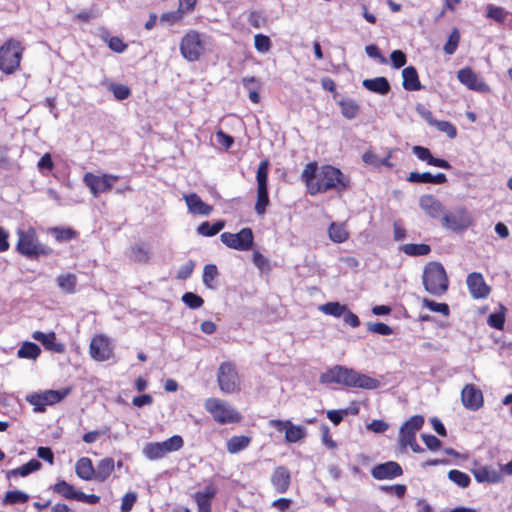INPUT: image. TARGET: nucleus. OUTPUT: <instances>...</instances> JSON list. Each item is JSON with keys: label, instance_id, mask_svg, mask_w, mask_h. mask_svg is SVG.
<instances>
[{"label": "nucleus", "instance_id": "nucleus-1", "mask_svg": "<svg viewBox=\"0 0 512 512\" xmlns=\"http://www.w3.org/2000/svg\"><path fill=\"white\" fill-rule=\"evenodd\" d=\"M300 178L311 196L330 190L341 192L346 190L350 183L340 169L332 165L319 166L317 162L306 164Z\"/></svg>", "mask_w": 512, "mask_h": 512}, {"label": "nucleus", "instance_id": "nucleus-2", "mask_svg": "<svg viewBox=\"0 0 512 512\" xmlns=\"http://www.w3.org/2000/svg\"><path fill=\"white\" fill-rule=\"evenodd\" d=\"M319 382L368 390L376 389L380 385L377 379L342 365H335L326 370L320 375Z\"/></svg>", "mask_w": 512, "mask_h": 512}, {"label": "nucleus", "instance_id": "nucleus-3", "mask_svg": "<svg viewBox=\"0 0 512 512\" xmlns=\"http://www.w3.org/2000/svg\"><path fill=\"white\" fill-rule=\"evenodd\" d=\"M16 251L30 260H38L40 257L51 256L54 251L51 247L41 243L35 228L17 229Z\"/></svg>", "mask_w": 512, "mask_h": 512}, {"label": "nucleus", "instance_id": "nucleus-4", "mask_svg": "<svg viewBox=\"0 0 512 512\" xmlns=\"http://www.w3.org/2000/svg\"><path fill=\"white\" fill-rule=\"evenodd\" d=\"M425 290L433 296H442L448 290L449 279L444 266L439 262H429L422 273Z\"/></svg>", "mask_w": 512, "mask_h": 512}, {"label": "nucleus", "instance_id": "nucleus-5", "mask_svg": "<svg viewBox=\"0 0 512 512\" xmlns=\"http://www.w3.org/2000/svg\"><path fill=\"white\" fill-rule=\"evenodd\" d=\"M209 36L196 30H189L180 41V53L189 62L198 61L205 54Z\"/></svg>", "mask_w": 512, "mask_h": 512}, {"label": "nucleus", "instance_id": "nucleus-6", "mask_svg": "<svg viewBox=\"0 0 512 512\" xmlns=\"http://www.w3.org/2000/svg\"><path fill=\"white\" fill-rule=\"evenodd\" d=\"M204 408L211 414L214 421L221 425L237 423L242 419L241 414L232 405L219 398L206 399Z\"/></svg>", "mask_w": 512, "mask_h": 512}, {"label": "nucleus", "instance_id": "nucleus-7", "mask_svg": "<svg viewBox=\"0 0 512 512\" xmlns=\"http://www.w3.org/2000/svg\"><path fill=\"white\" fill-rule=\"evenodd\" d=\"M24 48L15 39H9L0 46V70L5 74L14 73L20 66Z\"/></svg>", "mask_w": 512, "mask_h": 512}, {"label": "nucleus", "instance_id": "nucleus-8", "mask_svg": "<svg viewBox=\"0 0 512 512\" xmlns=\"http://www.w3.org/2000/svg\"><path fill=\"white\" fill-rule=\"evenodd\" d=\"M268 169V160H263L260 162L256 172L257 200L255 203V212L260 216L265 214L270 203L268 195Z\"/></svg>", "mask_w": 512, "mask_h": 512}, {"label": "nucleus", "instance_id": "nucleus-9", "mask_svg": "<svg viewBox=\"0 0 512 512\" xmlns=\"http://www.w3.org/2000/svg\"><path fill=\"white\" fill-rule=\"evenodd\" d=\"M70 393V389L63 390H46L40 393L28 394L25 399L26 401L34 406V412H44L46 406H50L60 402Z\"/></svg>", "mask_w": 512, "mask_h": 512}, {"label": "nucleus", "instance_id": "nucleus-10", "mask_svg": "<svg viewBox=\"0 0 512 512\" xmlns=\"http://www.w3.org/2000/svg\"><path fill=\"white\" fill-rule=\"evenodd\" d=\"M121 177L119 175L103 173L96 175L92 172H87L83 176L84 184L89 188L91 194L97 198L100 194L110 191L113 184Z\"/></svg>", "mask_w": 512, "mask_h": 512}, {"label": "nucleus", "instance_id": "nucleus-11", "mask_svg": "<svg viewBox=\"0 0 512 512\" xmlns=\"http://www.w3.org/2000/svg\"><path fill=\"white\" fill-rule=\"evenodd\" d=\"M217 382L220 390L225 394L237 391L239 376L235 365L231 362L221 363L217 372Z\"/></svg>", "mask_w": 512, "mask_h": 512}, {"label": "nucleus", "instance_id": "nucleus-12", "mask_svg": "<svg viewBox=\"0 0 512 512\" xmlns=\"http://www.w3.org/2000/svg\"><path fill=\"white\" fill-rule=\"evenodd\" d=\"M221 242L231 249L248 251L253 246L254 236L250 228H243L238 233L224 232L220 235Z\"/></svg>", "mask_w": 512, "mask_h": 512}, {"label": "nucleus", "instance_id": "nucleus-13", "mask_svg": "<svg viewBox=\"0 0 512 512\" xmlns=\"http://www.w3.org/2000/svg\"><path fill=\"white\" fill-rule=\"evenodd\" d=\"M269 425L278 431L285 430V440L288 443H296L306 436V429L301 425H294L290 420L272 419Z\"/></svg>", "mask_w": 512, "mask_h": 512}, {"label": "nucleus", "instance_id": "nucleus-14", "mask_svg": "<svg viewBox=\"0 0 512 512\" xmlns=\"http://www.w3.org/2000/svg\"><path fill=\"white\" fill-rule=\"evenodd\" d=\"M471 224V219L465 209H459L453 214H444L442 225L453 232H462Z\"/></svg>", "mask_w": 512, "mask_h": 512}, {"label": "nucleus", "instance_id": "nucleus-15", "mask_svg": "<svg viewBox=\"0 0 512 512\" xmlns=\"http://www.w3.org/2000/svg\"><path fill=\"white\" fill-rule=\"evenodd\" d=\"M470 295L474 299H485L489 296L491 288L486 284L481 273L472 272L466 278Z\"/></svg>", "mask_w": 512, "mask_h": 512}, {"label": "nucleus", "instance_id": "nucleus-16", "mask_svg": "<svg viewBox=\"0 0 512 512\" xmlns=\"http://www.w3.org/2000/svg\"><path fill=\"white\" fill-rule=\"evenodd\" d=\"M461 401L466 409L477 411L484 404L483 393L474 384H467L461 391Z\"/></svg>", "mask_w": 512, "mask_h": 512}, {"label": "nucleus", "instance_id": "nucleus-17", "mask_svg": "<svg viewBox=\"0 0 512 512\" xmlns=\"http://www.w3.org/2000/svg\"><path fill=\"white\" fill-rule=\"evenodd\" d=\"M459 82L465 85L469 90L476 92H488V85L478 77V75L469 67L460 69L457 72Z\"/></svg>", "mask_w": 512, "mask_h": 512}, {"label": "nucleus", "instance_id": "nucleus-18", "mask_svg": "<svg viewBox=\"0 0 512 512\" xmlns=\"http://www.w3.org/2000/svg\"><path fill=\"white\" fill-rule=\"evenodd\" d=\"M90 355L97 361L108 360L112 355L109 339L104 335L93 337L90 343Z\"/></svg>", "mask_w": 512, "mask_h": 512}, {"label": "nucleus", "instance_id": "nucleus-19", "mask_svg": "<svg viewBox=\"0 0 512 512\" xmlns=\"http://www.w3.org/2000/svg\"><path fill=\"white\" fill-rule=\"evenodd\" d=\"M424 421L422 415H414L405 421L399 430V444L415 439L416 433L422 428Z\"/></svg>", "mask_w": 512, "mask_h": 512}, {"label": "nucleus", "instance_id": "nucleus-20", "mask_svg": "<svg viewBox=\"0 0 512 512\" xmlns=\"http://www.w3.org/2000/svg\"><path fill=\"white\" fill-rule=\"evenodd\" d=\"M403 474L401 466L394 461H388L373 467L371 475L377 480L393 479Z\"/></svg>", "mask_w": 512, "mask_h": 512}, {"label": "nucleus", "instance_id": "nucleus-21", "mask_svg": "<svg viewBox=\"0 0 512 512\" xmlns=\"http://www.w3.org/2000/svg\"><path fill=\"white\" fill-rule=\"evenodd\" d=\"M217 494V488L213 484L205 486L203 491H197L193 498L197 504L198 512H211L212 500Z\"/></svg>", "mask_w": 512, "mask_h": 512}, {"label": "nucleus", "instance_id": "nucleus-22", "mask_svg": "<svg viewBox=\"0 0 512 512\" xmlns=\"http://www.w3.org/2000/svg\"><path fill=\"white\" fill-rule=\"evenodd\" d=\"M291 483L290 471L285 466H278L271 475V484L274 490L279 493H285Z\"/></svg>", "mask_w": 512, "mask_h": 512}, {"label": "nucleus", "instance_id": "nucleus-23", "mask_svg": "<svg viewBox=\"0 0 512 512\" xmlns=\"http://www.w3.org/2000/svg\"><path fill=\"white\" fill-rule=\"evenodd\" d=\"M475 480L478 483H499L502 481V475L499 471L495 470L488 465H480L471 470Z\"/></svg>", "mask_w": 512, "mask_h": 512}, {"label": "nucleus", "instance_id": "nucleus-24", "mask_svg": "<svg viewBox=\"0 0 512 512\" xmlns=\"http://www.w3.org/2000/svg\"><path fill=\"white\" fill-rule=\"evenodd\" d=\"M419 206L431 218H439L444 212L442 203L431 194L422 195L419 199Z\"/></svg>", "mask_w": 512, "mask_h": 512}, {"label": "nucleus", "instance_id": "nucleus-25", "mask_svg": "<svg viewBox=\"0 0 512 512\" xmlns=\"http://www.w3.org/2000/svg\"><path fill=\"white\" fill-rule=\"evenodd\" d=\"M32 338L39 341L49 351L59 354L65 352V345L56 341V334L54 332L44 333L35 331L32 334Z\"/></svg>", "mask_w": 512, "mask_h": 512}, {"label": "nucleus", "instance_id": "nucleus-26", "mask_svg": "<svg viewBox=\"0 0 512 512\" xmlns=\"http://www.w3.org/2000/svg\"><path fill=\"white\" fill-rule=\"evenodd\" d=\"M190 213L195 215L208 216L212 212V206L206 204L196 193L184 195Z\"/></svg>", "mask_w": 512, "mask_h": 512}, {"label": "nucleus", "instance_id": "nucleus-27", "mask_svg": "<svg viewBox=\"0 0 512 512\" xmlns=\"http://www.w3.org/2000/svg\"><path fill=\"white\" fill-rule=\"evenodd\" d=\"M407 181L411 183L444 184L447 181V177L444 173L433 175L430 172H411L407 177Z\"/></svg>", "mask_w": 512, "mask_h": 512}, {"label": "nucleus", "instance_id": "nucleus-28", "mask_svg": "<svg viewBox=\"0 0 512 512\" xmlns=\"http://www.w3.org/2000/svg\"><path fill=\"white\" fill-rule=\"evenodd\" d=\"M362 85L365 89L369 90L370 92L379 95H387L391 90L389 81L382 76L372 79H364L362 81Z\"/></svg>", "mask_w": 512, "mask_h": 512}, {"label": "nucleus", "instance_id": "nucleus-29", "mask_svg": "<svg viewBox=\"0 0 512 512\" xmlns=\"http://www.w3.org/2000/svg\"><path fill=\"white\" fill-rule=\"evenodd\" d=\"M403 88L407 91H418L422 88L415 67L408 66L402 70Z\"/></svg>", "mask_w": 512, "mask_h": 512}, {"label": "nucleus", "instance_id": "nucleus-30", "mask_svg": "<svg viewBox=\"0 0 512 512\" xmlns=\"http://www.w3.org/2000/svg\"><path fill=\"white\" fill-rule=\"evenodd\" d=\"M76 475L85 481H89L94 479L95 468L90 458L82 457L80 458L75 465Z\"/></svg>", "mask_w": 512, "mask_h": 512}, {"label": "nucleus", "instance_id": "nucleus-31", "mask_svg": "<svg viewBox=\"0 0 512 512\" xmlns=\"http://www.w3.org/2000/svg\"><path fill=\"white\" fill-rule=\"evenodd\" d=\"M115 462L111 457L104 458L99 461L95 468L94 479L98 482H104L114 471Z\"/></svg>", "mask_w": 512, "mask_h": 512}, {"label": "nucleus", "instance_id": "nucleus-32", "mask_svg": "<svg viewBox=\"0 0 512 512\" xmlns=\"http://www.w3.org/2000/svg\"><path fill=\"white\" fill-rule=\"evenodd\" d=\"M41 467H42V464L39 460L31 459L30 461H28L21 467L9 470L7 472L6 476L8 479H10L11 477H18V476L26 477V476L30 475L31 473L40 470Z\"/></svg>", "mask_w": 512, "mask_h": 512}, {"label": "nucleus", "instance_id": "nucleus-33", "mask_svg": "<svg viewBox=\"0 0 512 512\" xmlns=\"http://www.w3.org/2000/svg\"><path fill=\"white\" fill-rule=\"evenodd\" d=\"M251 437L240 435L232 436L226 443L227 451L230 454H237L245 450L251 443Z\"/></svg>", "mask_w": 512, "mask_h": 512}, {"label": "nucleus", "instance_id": "nucleus-34", "mask_svg": "<svg viewBox=\"0 0 512 512\" xmlns=\"http://www.w3.org/2000/svg\"><path fill=\"white\" fill-rule=\"evenodd\" d=\"M52 490L64 497L67 500H77L79 491L74 488L65 480H58L53 486Z\"/></svg>", "mask_w": 512, "mask_h": 512}, {"label": "nucleus", "instance_id": "nucleus-35", "mask_svg": "<svg viewBox=\"0 0 512 512\" xmlns=\"http://www.w3.org/2000/svg\"><path fill=\"white\" fill-rule=\"evenodd\" d=\"M399 250L408 256H426L431 252V247L428 244H403Z\"/></svg>", "mask_w": 512, "mask_h": 512}, {"label": "nucleus", "instance_id": "nucleus-36", "mask_svg": "<svg viewBox=\"0 0 512 512\" xmlns=\"http://www.w3.org/2000/svg\"><path fill=\"white\" fill-rule=\"evenodd\" d=\"M41 353L40 347L34 343L26 341L17 351V356L21 359L35 360Z\"/></svg>", "mask_w": 512, "mask_h": 512}, {"label": "nucleus", "instance_id": "nucleus-37", "mask_svg": "<svg viewBox=\"0 0 512 512\" xmlns=\"http://www.w3.org/2000/svg\"><path fill=\"white\" fill-rule=\"evenodd\" d=\"M224 226L225 222L223 220H218L213 224L205 221L197 227V232L202 236L212 237L218 234L224 228Z\"/></svg>", "mask_w": 512, "mask_h": 512}, {"label": "nucleus", "instance_id": "nucleus-38", "mask_svg": "<svg viewBox=\"0 0 512 512\" xmlns=\"http://www.w3.org/2000/svg\"><path fill=\"white\" fill-rule=\"evenodd\" d=\"M101 39L107 43L108 47L112 51L116 53H123L128 47V45L124 43V41L120 37L110 36L107 30H103V33L101 34Z\"/></svg>", "mask_w": 512, "mask_h": 512}, {"label": "nucleus", "instance_id": "nucleus-39", "mask_svg": "<svg viewBox=\"0 0 512 512\" xmlns=\"http://www.w3.org/2000/svg\"><path fill=\"white\" fill-rule=\"evenodd\" d=\"M342 115L349 120L356 118L360 111V106L353 99H343L339 101Z\"/></svg>", "mask_w": 512, "mask_h": 512}, {"label": "nucleus", "instance_id": "nucleus-40", "mask_svg": "<svg viewBox=\"0 0 512 512\" xmlns=\"http://www.w3.org/2000/svg\"><path fill=\"white\" fill-rule=\"evenodd\" d=\"M58 286L66 293L72 294L76 290L77 277L75 274H61L57 277Z\"/></svg>", "mask_w": 512, "mask_h": 512}, {"label": "nucleus", "instance_id": "nucleus-41", "mask_svg": "<svg viewBox=\"0 0 512 512\" xmlns=\"http://www.w3.org/2000/svg\"><path fill=\"white\" fill-rule=\"evenodd\" d=\"M319 310L326 314L336 318L342 317L347 310V305L339 302H327L319 306Z\"/></svg>", "mask_w": 512, "mask_h": 512}, {"label": "nucleus", "instance_id": "nucleus-42", "mask_svg": "<svg viewBox=\"0 0 512 512\" xmlns=\"http://www.w3.org/2000/svg\"><path fill=\"white\" fill-rule=\"evenodd\" d=\"M329 238L335 243H342L347 240L348 232L343 224L332 222L328 229Z\"/></svg>", "mask_w": 512, "mask_h": 512}, {"label": "nucleus", "instance_id": "nucleus-43", "mask_svg": "<svg viewBox=\"0 0 512 512\" xmlns=\"http://www.w3.org/2000/svg\"><path fill=\"white\" fill-rule=\"evenodd\" d=\"M29 500V495L20 490L7 491L3 498V504L15 505L24 504Z\"/></svg>", "mask_w": 512, "mask_h": 512}, {"label": "nucleus", "instance_id": "nucleus-44", "mask_svg": "<svg viewBox=\"0 0 512 512\" xmlns=\"http://www.w3.org/2000/svg\"><path fill=\"white\" fill-rule=\"evenodd\" d=\"M130 258L136 262L145 263L150 258L149 249L144 243H137L131 247Z\"/></svg>", "mask_w": 512, "mask_h": 512}, {"label": "nucleus", "instance_id": "nucleus-45", "mask_svg": "<svg viewBox=\"0 0 512 512\" xmlns=\"http://www.w3.org/2000/svg\"><path fill=\"white\" fill-rule=\"evenodd\" d=\"M143 455L149 460H158L165 456L162 447L159 442H149L147 443L143 450Z\"/></svg>", "mask_w": 512, "mask_h": 512}, {"label": "nucleus", "instance_id": "nucleus-46", "mask_svg": "<svg viewBox=\"0 0 512 512\" xmlns=\"http://www.w3.org/2000/svg\"><path fill=\"white\" fill-rule=\"evenodd\" d=\"M159 443L165 455L180 450L184 445L183 438L180 435H173Z\"/></svg>", "mask_w": 512, "mask_h": 512}, {"label": "nucleus", "instance_id": "nucleus-47", "mask_svg": "<svg viewBox=\"0 0 512 512\" xmlns=\"http://www.w3.org/2000/svg\"><path fill=\"white\" fill-rule=\"evenodd\" d=\"M448 478L461 488L468 487L471 481L470 476L467 473L457 469L450 470L448 472Z\"/></svg>", "mask_w": 512, "mask_h": 512}, {"label": "nucleus", "instance_id": "nucleus-48", "mask_svg": "<svg viewBox=\"0 0 512 512\" xmlns=\"http://www.w3.org/2000/svg\"><path fill=\"white\" fill-rule=\"evenodd\" d=\"M487 323L490 327L501 330L505 323V307L500 305V311L489 315Z\"/></svg>", "mask_w": 512, "mask_h": 512}, {"label": "nucleus", "instance_id": "nucleus-49", "mask_svg": "<svg viewBox=\"0 0 512 512\" xmlns=\"http://www.w3.org/2000/svg\"><path fill=\"white\" fill-rule=\"evenodd\" d=\"M50 233L58 242H67L76 236L75 231L71 228L53 227L50 229Z\"/></svg>", "mask_w": 512, "mask_h": 512}, {"label": "nucleus", "instance_id": "nucleus-50", "mask_svg": "<svg viewBox=\"0 0 512 512\" xmlns=\"http://www.w3.org/2000/svg\"><path fill=\"white\" fill-rule=\"evenodd\" d=\"M459 41H460V33H459L458 29L454 28L451 31V33L448 37V40L443 47L444 52L447 55L454 54L458 48Z\"/></svg>", "mask_w": 512, "mask_h": 512}, {"label": "nucleus", "instance_id": "nucleus-51", "mask_svg": "<svg viewBox=\"0 0 512 512\" xmlns=\"http://www.w3.org/2000/svg\"><path fill=\"white\" fill-rule=\"evenodd\" d=\"M508 14V11H506L503 7L494 6L492 4L487 6V17L495 20L498 23H504Z\"/></svg>", "mask_w": 512, "mask_h": 512}, {"label": "nucleus", "instance_id": "nucleus-52", "mask_svg": "<svg viewBox=\"0 0 512 512\" xmlns=\"http://www.w3.org/2000/svg\"><path fill=\"white\" fill-rule=\"evenodd\" d=\"M422 305H423V307H426L430 311L441 313L444 316H448L449 312H450L448 304H446V303H437V302H435V301H433L431 299H428V298H423Z\"/></svg>", "mask_w": 512, "mask_h": 512}, {"label": "nucleus", "instance_id": "nucleus-53", "mask_svg": "<svg viewBox=\"0 0 512 512\" xmlns=\"http://www.w3.org/2000/svg\"><path fill=\"white\" fill-rule=\"evenodd\" d=\"M186 13L187 12L184 10V8L178 7V9L175 11L163 13L160 20L161 22H166L169 25H174L181 21Z\"/></svg>", "mask_w": 512, "mask_h": 512}, {"label": "nucleus", "instance_id": "nucleus-54", "mask_svg": "<svg viewBox=\"0 0 512 512\" xmlns=\"http://www.w3.org/2000/svg\"><path fill=\"white\" fill-rule=\"evenodd\" d=\"M367 330L371 333L382 335V336H389L393 334V329L382 322H369L367 323Z\"/></svg>", "mask_w": 512, "mask_h": 512}, {"label": "nucleus", "instance_id": "nucleus-55", "mask_svg": "<svg viewBox=\"0 0 512 512\" xmlns=\"http://www.w3.org/2000/svg\"><path fill=\"white\" fill-rule=\"evenodd\" d=\"M182 301L191 309L200 308L204 303L203 298L193 292L184 293L182 296Z\"/></svg>", "mask_w": 512, "mask_h": 512}, {"label": "nucleus", "instance_id": "nucleus-56", "mask_svg": "<svg viewBox=\"0 0 512 512\" xmlns=\"http://www.w3.org/2000/svg\"><path fill=\"white\" fill-rule=\"evenodd\" d=\"M218 275V269L217 266L214 264H207L204 266L203 270V283L206 287L212 288V282L215 280V278Z\"/></svg>", "mask_w": 512, "mask_h": 512}, {"label": "nucleus", "instance_id": "nucleus-57", "mask_svg": "<svg viewBox=\"0 0 512 512\" xmlns=\"http://www.w3.org/2000/svg\"><path fill=\"white\" fill-rule=\"evenodd\" d=\"M433 124L439 131L445 133L450 139H454L457 136L456 127L451 122L435 120Z\"/></svg>", "mask_w": 512, "mask_h": 512}, {"label": "nucleus", "instance_id": "nucleus-58", "mask_svg": "<svg viewBox=\"0 0 512 512\" xmlns=\"http://www.w3.org/2000/svg\"><path fill=\"white\" fill-rule=\"evenodd\" d=\"M254 46L257 51L266 53L270 50L271 47L270 38L263 34H257L254 36Z\"/></svg>", "mask_w": 512, "mask_h": 512}, {"label": "nucleus", "instance_id": "nucleus-59", "mask_svg": "<svg viewBox=\"0 0 512 512\" xmlns=\"http://www.w3.org/2000/svg\"><path fill=\"white\" fill-rule=\"evenodd\" d=\"M252 261H253V264L261 271L270 270L269 260L260 252L256 251L253 253Z\"/></svg>", "mask_w": 512, "mask_h": 512}, {"label": "nucleus", "instance_id": "nucleus-60", "mask_svg": "<svg viewBox=\"0 0 512 512\" xmlns=\"http://www.w3.org/2000/svg\"><path fill=\"white\" fill-rule=\"evenodd\" d=\"M380 490L387 494H395L398 498H402L406 493V486L403 484L383 485Z\"/></svg>", "mask_w": 512, "mask_h": 512}, {"label": "nucleus", "instance_id": "nucleus-61", "mask_svg": "<svg viewBox=\"0 0 512 512\" xmlns=\"http://www.w3.org/2000/svg\"><path fill=\"white\" fill-rule=\"evenodd\" d=\"M113 95L118 100H125L130 95V90L126 85L123 84H112L110 87Z\"/></svg>", "mask_w": 512, "mask_h": 512}, {"label": "nucleus", "instance_id": "nucleus-62", "mask_svg": "<svg viewBox=\"0 0 512 512\" xmlns=\"http://www.w3.org/2000/svg\"><path fill=\"white\" fill-rule=\"evenodd\" d=\"M136 500L137 494L135 492L126 493L122 498L121 512H130Z\"/></svg>", "mask_w": 512, "mask_h": 512}, {"label": "nucleus", "instance_id": "nucleus-63", "mask_svg": "<svg viewBox=\"0 0 512 512\" xmlns=\"http://www.w3.org/2000/svg\"><path fill=\"white\" fill-rule=\"evenodd\" d=\"M391 63L394 68L399 69L406 64V55L401 50H394L390 54Z\"/></svg>", "mask_w": 512, "mask_h": 512}, {"label": "nucleus", "instance_id": "nucleus-64", "mask_svg": "<svg viewBox=\"0 0 512 512\" xmlns=\"http://www.w3.org/2000/svg\"><path fill=\"white\" fill-rule=\"evenodd\" d=\"M421 438L429 450L436 451L440 449L441 441L436 436L431 434H422Z\"/></svg>", "mask_w": 512, "mask_h": 512}]
</instances>
